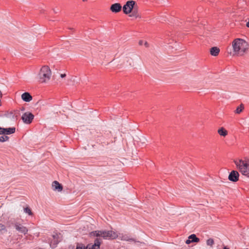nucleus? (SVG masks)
I'll return each mask as SVG.
<instances>
[{
	"instance_id": "2eb2a0df",
	"label": "nucleus",
	"mask_w": 249,
	"mask_h": 249,
	"mask_svg": "<svg viewBox=\"0 0 249 249\" xmlns=\"http://www.w3.org/2000/svg\"><path fill=\"white\" fill-rule=\"evenodd\" d=\"M129 16L130 17H134L135 18H140V14L138 12V9L135 7Z\"/></svg>"
},
{
	"instance_id": "5701e85b",
	"label": "nucleus",
	"mask_w": 249,
	"mask_h": 249,
	"mask_svg": "<svg viewBox=\"0 0 249 249\" xmlns=\"http://www.w3.org/2000/svg\"><path fill=\"white\" fill-rule=\"evenodd\" d=\"M121 240H125V241H130V240L132 241L133 240L132 239L129 238V237L126 235H122L121 237Z\"/></svg>"
},
{
	"instance_id": "bb28decb",
	"label": "nucleus",
	"mask_w": 249,
	"mask_h": 249,
	"mask_svg": "<svg viewBox=\"0 0 249 249\" xmlns=\"http://www.w3.org/2000/svg\"><path fill=\"white\" fill-rule=\"evenodd\" d=\"M246 26L247 27H249V21L247 22L246 23Z\"/></svg>"
},
{
	"instance_id": "cd10ccee",
	"label": "nucleus",
	"mask_w": 249,
	"mask_h": 249,
	"mask_svg": "<svg viewBox=\"0 0 249 249\" xmlns=\"http://www.w3.org/2000/svg\"><path fill=\"white\" fill-rule=\"evenodd\" d=\"M144 45L146 46V47H148V43L147 42H145Z\"/></svg>"
},
{
	"instance_id": "412c9836",
	"label": "nucleus",
	"mask_w": 249,
	"mask_h": 249,
	"mask_svg": "<svg viewBox=\"0 0 249 249\" xmlns=\"http://www.w3.org/2000/svg\"><path fill=\"white\" fill-rule=\"evenodd\" d=\"M24 212L27 213H28L30 215H32L33 214V213L31 211V210L29 207H26L25 208H24Z\"/></svg>"
},
{
	"instance_id": "aec40b11",
	"label": "nucleus",
	"mask_w": 249,
	"mask_h": 249,
	"mask_svg": "<svg viewBox=\"0 0 249 249\" xmlns=\"http://www.w3.org/2000/svg\"><path fill=\"white\" fill-rule=\"evenodd\" d=\"M206 244L208 246L213 247L214 244V241L212 238H209L207 240Z\"/></svg>"
},
{
	"instance_id": "f3484780",
	"label": "nucleus",
	"mask_w": 249,
	"mask_h": 249,
	"mask_svg": "<svg viewBox=\"0 0 249 249\" xmlns=\"http://www.w3.org/2000/svg\"><path fill=\"white\" fill-rule=\"evenodd\" d=\"M124 61L126 62L125 65L126 66H129L131 67L134 66V62L132 58L130 57H126L124 59Z\"/></svg>"
},
{
	"instance_id": "f8f14e48",
	"label": "nucleus",
	"mask_w": 249,
	"mask_h": 249,
	"mask_svg": "<svg viewBox=\"0 0 249 249\" xmlns=\"http://www.w3.org/2000/svg\"><path fill=\"white\" fill-rule=\"evenodd\" d=\"M53 190L61 192L63 189L62 186L57 181H54L52 183Z\"/></svg>"
},
{
	"instance_id": "39448f33",
	"label": "nucleus",
	"mask_w": 249,
	"mask_h": 249,
	"mask_svg": "<svg viewBox=\"0 0 249 249\" xmlns=\"http://www.w3.org/2000/svg\"><path fill=\"white\" fill-rule=\"evenodd\" d=\"M135 1L132 0L127 1L123 7V11L124 13L128 15L131 13L133 9L135 8Z\"/></svg>"
},
{
	"instance_id": "ddd939ff",
	"label": "nucleus",
	"mask_w": 249,
	"mask_h": 249,
	"mask_svg": "<svg viewBox=\"0 0 249 249\" xmlns=\"http://www.w3.org/2000/svg\"><path fill=\"white\" fill-rule=\"evenodd\" d=\"M21 99L25 102H29L32 100V96L29 92H24L21 95Z\"/></svg>"
},
{
	"instance_id": "423d86ee",
	"label": "nucleus",
	"mask_w": 249,
	"mask_h": 249,
	"mask_svg": "<svg viewBox=\"0 0 249 249\" xmlns=\"http://www.w3.org/2000/svg\"><path fill=\"white\" fill-rule=\"evenodd\" d=\"M15 229L18 232L26 234L28 232V229L19 221H16L13 223Z\"/></svg>"
},
{
	"instance_id": "6ab92c4d",
	"label": "nucleus",
	"mask_w": 249,
	"mask_h": 249,
	"mask_svg": "<svg viewBox=\"0 0 249 249\" xmlns=\"http://www.w3.org/2000/svg\"><path fill=\"white\" fill-rule=\"evenodd\" d=\"M244 109V106L243 104H241L240 106L237 107L236 108L235 113L237 114H240Z\"/></svg>"
},
{
	"instance_id": "b1692460",
	"label": "nucleus",
	"mask_w": 249,
	"mask_h": 249,
	"mask_svg": "<svg viewBox=\"0 0 249 249\" xmlns=\"http://www.w3.org/2000/svg\"><path fill=\"white\" fill-rule=\"evenodd\" d=\"M6 231V227L4 225L0 223V231Z\"/></svg>"
},
{
	"instance_id": "f03ea898",
	"label": "nucleus",
	"mask_w": 249,
	"mask_h": 249,
	"mask_svg": "<svg viewBox=\"0 0 249 249\" xmlns=\"http://www.w3.org/2000/svg\"><path fill=\"white\" fill-rule=\"evenodd\" d=\"M233 55L242 56L247 51L249 45L248 43L241 38H236L232 42Z\"/></svg>"
},
{
	"instance_id": "f257e3e1",
	"label": "nucleus",
	"mask_w": 249,
	"mask_h": 249,
	"mask_svg": "<svg viewBox=\"0 0 249 249\" xmlns=\"http://www.w3.org/2000/svg\"><path fill=\"white\" fill-rule=\"evenodd\" d=\"M90 236L97 237L94 244H89L86 246L83 244H77L76 249H99L102 238L104 239H114L118 237V233L113 231H95L91 232Z\"/></svg>"
},
{
	"instance_id": "0eeeda50",
	"label": "nucleus",
	"mask_w": 249,
	"mask_h": 249,
	"mask_svg": "<svg viewBox=\"0 0 249 249\" xmlns=\"http://www.w3.org/2000/svg\"><path fill=\"white\" fill-rule=\"evenodd\" d=\"M61 239V235L60 233H54L52 235V238L51 239L50 246L53 248H55Z\"/></svg>"
},
{
	"instance_id": "9b49d317",
	"label": "nucleus",
	"mask_w": 249,
	"mask_h": 249,
	"mask_svg": "<svg viewBox=\"0 0 249 249\" xmlns=\"http://www.w3.org/2000/svg\"><path fill=\"white\" fill-rule=\"evenodd\" d=\"M122 8L120 3H115L112 4L110 7V11L113 13H118L121 11Z\"/></svg>"
},
{
	"instance_id": "c85d7f7f",
	"label": "nucleus",
	"mask_w": 249,
	"mask_h": 249,
	"mask_svg": "<svg viewBox=\"0 0 249 249\" xmlns=\"http://www.w3.org/2000/svg\"><path fill=\"white\" fill-rule=\"evenodd\" d=\"M142 41L141 40V41H139V44L140 45H142Z\"/></svg>"
},
{
	"instance_id": "4468645a",
	"label": "nucleus",
	"mask_w": 249,
	"mask_h": 249,
	"mask_svg": "<svg viewBox=\"0 0 249 249\" xmlns=\"http://www.w3.org/2000/svg\"><path fill=\"white\" fill-rule=\"evenodd\" d=\"M220 52V50L216 47H212L210 49V53L212 55L216 56L218 55Z\"/></svg>"
},
{
	"instance_id": "a878e982",
	"label": "nucleus",
	"mask_w": 249,
	"mask_h": 249,
	"mask_svg": "<svg viewBox=\"0 0 249 249\" xmlns=\"http://www.w3.org/2000/svg\"><path fill=\"white\" fill-rule=\"evenodd\" d=\"M66 74H61L60 75V76H61V77H62V78H64V77H65L66 76Z\"/></svg>"
},
{
	"instance_id": "7ed1b4c3",
	"label": "nucleus",
	"mask_w": 249,
	"mask_h": 249,
	"mask_svg": "<svg viewBox=\"0 0 249 249\" xmlns=\"http://www.w3.org/2000/svg\"><path fill=\"white\" fill-rule=\"evenodd\" d=\"M234 162L240 172L245 176H249V160H236Z\"/></svg>"
},
{
	"instance_id": "a211bd4d",
	"label": "nucleus",
	"mask_w": 249,
	"mask_h": 249,
	"mask_svg": "<svg viewBox=\"0 0 249 249\" xmlns=\"http://www.w3.org/2000/svg\"><path fill=\"white\" fill-rule=\"evenodd\" d=\"M189 239H191V241L192 242H198L199 241V239L196 237V235L194 234H191L188 237Z\"/></svg>"
},
{
	"instance_id": "6e6552de",
	"label": "nucleus",
	"mask_w": 249,
	"mask_h": 249,
	"mask_svg": "<svg viewBox=\"0 0 249 249\" xmlns=\"http://www.w3.org/2000/svg\"><path fill=\"white\" fill-rule=\"evenodd\" d=\"M34 118V115L30 112H25L22 116L23 121L27 124H30Z\"/></svg>"
},
{
	"instance_id": "dca6fc26",
	"label": "nucleus",
	"mask_w": 249,
	"mask_h": 249,
	"mask_svg": "<svg viewBox=\"0 0 249 249\" xmlns=\"http://www.w3.org/2000/svg\"><path fill=\"white\" fill-rule=\"evenodd\" d=\"M217 132L220 136L223 137H225L228 135V131L223 127L219 128Z\"/></svg>"
},
{
	"instance_id": "20e7f679",
	"label": "nucleus",
	"mask_w": 249,
	"mask_h": 249,
	"mask_svg": "<svg viewBox=\"0 0 249 249\" xmlns=\"http://www.w3.org/2000/svg\"><path fill=\"white\" fill-rule=\"evenodd\" d=\"M52 72L50 68L47 66H44L41 69L38 74L39 82L46 83L51 78Z\"/></svg>"
},
{
	"instance_id": "c756f323",
	"label": "nucleus",
	"mask_w": 249,
	"mask_h": 249,
	"mask_svg": "<svg viewBox=\"0 0 249 249\" xmlns=\"http://www.w3.org/2000/svg\"><path fill=\"white\" fill-rule=\"evenodd\" d=\"M224 249H229L227 247H224Z\"/></svg>"
},
{
	"instance_id": "4be33fe9",
	"label": "nucleus",
	"mask_w": 249,
	"mask_h": 249,
	"mask_svg": "<svg viewBox=\"0 0 249 249\" xmlns=\"http://www.w3.org/2000/svg\"><path fill=\"white\" fill-rule=\"evenodd\" d=\"M9 140V137L6 135L1 136L0 137V142H5Z\"/></svg>"
},
{
	"instance_id": "9d476101",
	"label": "nucleus",
	"mask_w": 249,
	"mask_h": 249,
	"mask_svg": "<svg viewBox=\"0 0 249 249\" xmlns=\"http://www.w3.org/2000/svg\"><path fill=\"white\" fill-rule=\"evenodd\" d=\"M15 127L4 128L0 127V135H9L13 134L15 132Z\"/></svg>"
},
{
	"instance_id": "393cba45",
	"label": "nucleus",
	"mask_w": 249,
	"mask_h": 249,
	"mask_svg": "<svg viewBox=\"0 0 249 249\" xmlns=\"http://www.w3.org/2000/svg\"><path fill=\"white\" fill-rule=\"evenodd\" d=\"M191 239H188L187 240H186V241H185V243L186 244H189L190 243H191V242H192V241H191Z\"/></svg>"
},
{
	"instance_id": "1a4fd4ad",
	"label": "nucleus",
	"mask_w": 249,
	"mask_h": 249,
	"mask_svg": "<svg viewBox=\"0 0 249 249\" xmlns=\"http://www.w3.org/2000/svg\"><path fill=\"white\" fill-rule=\"evenodd\" d=\"M239 176V174L238 172L236 171L233 170L230 173V174L228 177V179L230 181H231L233 182H236L238 180Z\"/></svg>"
}]
</instances>
